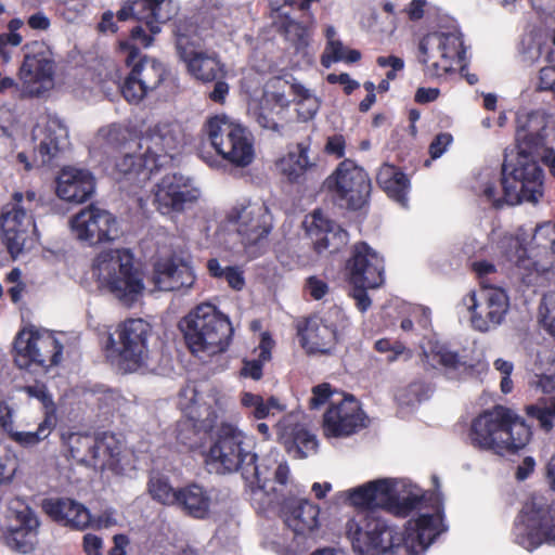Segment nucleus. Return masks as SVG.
I'll return each mask as SVG.
<instances>
[{
	"label": "nucleus",
	"mask_w": 555,
	"mask_h": 555,
	"mask_svg": "<svg viewBox=\"0 0 555 555\" xmlns=\"http://www.w3.org/2000/svg\"><path fill=\"white\" fill-rule=\"evenodd\" d=\"M339 499L358 508H382L398 517L412 513L403 531L386 519L358 514L346 524V534L358 555H422L446 531L439 498L433 499L405 479L380 478L340 492Z\"/></svg>",
	"instance_id": "nucleus-1"
},
{
	"label": "nucleus",
	"mask_w": 555,
	"mask_h": 555,
	"mask_svg": "<svg viewBox=\"0 0 555 555\" xmlns=\"http://www.w3.org/2000/svg\"><path fill=\"white\" fill-rule=\"evenodd\" d=\"M547 115L543 109H519L516 117V141L519 153L515 164L506 160L501 177L483 173L482 194L494 207L515 205L522 199L537 203L542 196V170L529 157L530 150L545 135Z\"/></svg>",
	"instance_id": "nucleus-2"
},
{
	"label": "nucleus",
	"mask_w": 555,
	"mask_h": 555,
	"mask_svg": "<svg viewBox=\"0 0 555 555\" xmlns=\"http://www.w3.org/2000/svg\"><path fill=\"white\" fill-rule=\"evenodd\" d=\"M91 278L101 292L112 295L122 306L132 307L144 295V274L135 267L127 248L99 251L91 262Z\"/></svg>",
	"instance_id": "nucleus-3"
},
{
	"label": "nucleus",
	"mask_w": 555,
	"mask_h": 555,
	"mask_svg": "<svg viewBox=\"0 0 555 555\" xmlns=\"http://www.w3.org/2000/svg\"><path fill=\"white\" fill-rule=\"evenodd\" d=\"M530 435L529 427L514 411L498 405L473 421L469 439L475 448L503 456L525 448Z\"/></svg>",
	"instance_id": "nucleus-4"
},
{
	"label": "nucleus",
	"mask_w": 555,
	"mask_h": 555,
	"mask_svg": "<svg viewBox=\"0 0 555 555\" xmlns=\"http://www.w3.org/2000/svg\"><path fill=\"white\" fill-rule=\"evenodd\" d=\"M180 326L190 350L199 356L223 352L233 334L230 320L210 304L197 306Z\"/></svg>",
	"instance_id": "nucleus-5"
},
{
	"label": "nucleus",
	"mask_w": 555,
	"mask_h": 555,
	"mask_svg": "<svg viewBox=\"0 0 555 555\" xmlns=\"http://www.w3.org/2000/svg\"><path fill=\"white\" fill-rule=\"evenodd\" d=\"M248 468L247 479H255L250 483V500L259 512L276 507L284 498L296 492L287 461L278 450H271Z\"/></svg>",
	"instance_id": "nucleus-6"
},
{
	"label": "nucleus",
	"mask_w": 555,
	"mask_h": 555,
	"mask_svg": "<svg viewBox=\"0 0 555 555\" xmlns=\"http://www.w3.org/2000/svg\"><path fill=\"white\" fill-rule=\"evenodd\" d=\"M251 438L236 425L222 423L214 433L205 454L207 467L216 474L241 472L247 479L248 467L256 461Z\"/></svg>",
	"instance_id": "nucleus-7"
},
{
	"label": "nucleus",
	"mask_w": 555,
	"mask_h": 555,
	"mask_svg": "<svg viewBox=\"0 0 555 555\" xmlns=\"http://www.w3.org/2000/svg\"><path fill=\"white\" fill-rule=\"evenodd\" d=\"M151 331V325L142 319L125 321L108 338L107 358L125 373L147 366Z\"/></svg>",
	"instance_id": "nucleus-8"
},
{
	"label": "nucleus",
	"mask_w": 555,
	"mask_h": 555,
	"mask_svg": "<svg viewBox=\"0 0 555 555\" xmlns=\"http://www.w3.org/2000/svg\"><path fill=\"white\" fill-rule=\"evenodd\" d=\"M40 205L35 191L16 192L13 202L2 208L0 228L3 241L12 255L17 257L34 243L35 223L33 212Z\"/></svg>",
	"instance_id": "nucleus-9"
},
{
	"label": "nucleus",
	"mask_w": 555,
	"mask_h": 555,
	"mask_svg": "<svg viewBox=\"0 0 555 555\" xmlns=\"http://www.w3.org/2000/svg\"><path fill=\"white\" fill-rule=\"evenodd\" d=\"M205 131L218 154L233 165L246 167L254 160L253 134L237 120L216 115L206 121Z\"/></svg>",
	"instance_id": "nucleus-10"
},
{
	"label": "nucleus",
	"mask_w": 555,
	"mask_h": 555,
	"mask_svg": "<svg viewBox=\"0 0 555 555\" xmlns=\"http://www.w3.org/2000/svg\"><path fill=\"white\" fill-rule=\"evenodd\" d=\"M63 349V344L52 332L27 326L14 340L15 363L23 370L47 372L62 361Z\"/></svg>",
	"instance_id": "nucleus-11"
},
{
	"label": "nucleus",
	"mask_w": 555,
	"mask_h": 555,
	"mask_svg": "<svg viewBox=\"0 0 555 555\" xmlns=\"http://www.w3.org/2000/svg\"><path fill=\"white\" fill-rule=\"evenodd\" d=\"M69 456L77 463L100 470H112L120 475L125 467L121 463V448L109 436L96 439L91 435L69 433L62 436Z\"/></svg>",
	"instance_id": "nucleus-12"
},
{
	"label": "nucleus",
	"mask_w": 555,
	"mask_h": 555,
	"mask_svg": "<svg viewBox=\"0 0 555 555\" xmlns=\"http://www.w3.org/2000/svg\"><path fill=\"white\" fill-rule=\"evenodd\" d=\"M515 542L527 551H533L542 543L555 545V502L547 505L541 495L528 501L514 529Z\"/></svg>",
	"instance_id": "nucleus-13"
},
{
	"label": "nucleus",
	"mask_w": 555,
	"mask_h": 555,
	"mask_svg": "<svg viewBox=\"0 0 555 555\" xmlns=\"http://www.w3.org/2000/svg\"><path fill=\"white\" fill-rule=\"evenodd\" d=\"M462 35L459 30H440L424 36L418 43L417 60L429 77H442L464 57Z\"/></svg>",
	"instance_id": "nucleus-14"
},
{
	"label": "nucleus",
	"mask_w": 555,
	"mask_h": 555,
	"mask_svg": "<svg viewBox=\"0 0 555 555\" xmlns=\"http://www.w3.org/2000/svg\"><path fill=\"white\" fill-rule=\"evenodd\" d=\"M469 312L472 326L479 332L498 328L509 311V296L501 286L482 284L479 292H470L462 299Z\"/></svg>",
	"instance_id": "nucleus-15"
},
{
	"label": "nucleus",
	"mask_w": 555,
	"mask_h": 555,
	"mask_svg": "<svg viewBox=\"0 0 555 555\" xmlns=\"http://www.w3.org/2000/svg\"><path fill=\"white\" fill-rule=\"evenodd\" d=\"M231 397L217 387L198 391L186 387L180 392L179 405L193 426L201 430H209L217 420L229 409Z\"/></svg>",
	"instance_id": "nucleus-16"
},
{
	"label": "nucleus",
	"mask_w": 555,
	"mask_h": 555,
	"mask_svg": "<svg viewBox=\"0 0 555 555\" xmlns=\"http://www.w3.org/2000/svg\"><path fill=\"white\" fill-rule=\"evenodd\" d=\"M235 227L242 245L250 256H256L272 230V215L263 202H248L232 208L228 216Z\"/></svg>",
	"instance_id": "nucleus-17"
},
{
	"label": "nucleus",
	"mask_w": 555,
	"mask_h": 555,
	"mask_svg": "<svg viewBox=\"0 0 555 555\" xmlns=\"http://www.w3.org/2000/svg\"><path fill=\"white\" fill-rule=\"evenodd\" d=\"M345 314L338 307H332L322 314L308 318L298 326L301 347L309 354L330 353L345 326Z\"/></svg>",
	"instance_id": "nucleus-18"
},
{
	"label": "nucleus",
	"mask_w": 555,
	"mask_h": 555,
	"mask_svg": "<svg viewBox=\"0 0 555 555\" xmlns=\"http://www.w3.org/2000/svg\"><path fill=\"white\" fill-rule=\"evenodd\" d=\"M25 56L20 68L22 92L40 96L54 86V61L51 50L40 41L24 47Z\"/></svg>",
	"instance_id": "nucleus-19"
},
{
	"label": "nucleus",
	"mask_w": 555,
	"mask_h": 555,
	"mask_svg": "<svg viewBox=\"0 0 555 555\" xmlns=\"http://www.w3.org/2000/svg\"><path fill=\"white\" fill-rule=\"evenodd\" d=\"M201 195L202 191L192 177L168 173L153 189V205L165 216L182 214L195 205Z\"/></svg>",
	"instance_id": "nucleus-20"
},
{
	"label": "nucleus",
	"mask_w": 555,
	"mask_h": 555,
	"mask_svg": "<svg viewBox=\"0 0 555 555\" xmlns=\"http://www.w3.org/2000/svg\"><path fill=\"white\" fill-rule=\"evenodd\" d=\"M72 235L90 246L119 240L122 230L117 218L108 210L90 205L69 219Z\"/></svg>",
	"instance_id": "nucleus-21"
},
{
	"label": "nucleus",
	"mask_w": 555,
	"mask_h": 555,
	"mask_svg": "<svg viewBox=\"0 0 555 555\" xmlns=\"http://www.w3.org/2000/svg\"><path fill=\"white\" fill-rule=\"evenodd\" d=\"M166 0H128L117 12L119 21H127L131 16L142 22L152 35H146L142 26L131 31V37L142 47L149 48L153 43V35L160 33L162 25L172 16Z\"/></svg>",
	"instance_id": "nucleus-22"
},
{
	"label": "nucleus",
	"mask_w": 555,
	"mask_h": 555,
	"mask_svg": "<svg viewBox=\"0 0 555 555\" xmlns=\"http://www.w3.org/2000/svg\"><path fill=\"white\" fill-rule=\"evenodd\" d=\"M366 425V415L360 402L351 395L333 398L323 416V430L328 438L351 436Z\"/></svg>",
	"instance_id": "nucleus-23"
},
{
	"label": "nucleus",
	"mask_w": 555,
	"mask_h": 555,
	"mask_svg": "<svg viewBox=\"0 0 555 555\" xmlns=\"http://www.w3.org/2000/svg\"><path fill=\"white\" fill-rule=\"evenodd\" d=\"M327 186L341 206L359 208L370 191L366 172L351 160H344L327 179Z\"/></svg>",
	"instance_id": "nucleus-24"
},
{
	"label": "nucleus",
	"mask_w": 555,
	"mask_h": 555,
	"mask_svg": "<svg viewBox=\"0 0 555 555\" xmlns=\"http://www.w3.org/2000/svg\"><path fill=\"white\" fill-rule=\"evenodd\" d=\"M10 524L4 533L5 544L22 554L30 553L37 542L39 520L34 511L16 499L9 506Z\"/></svg>",
	"instance_id": "nucleus-25"
},
{
	"label": "nucleus",
	"mask_w": 555,
	"mask_h": 555,
	"mask_svg": "<svg viewBox=\"0 0 555 555\" xmlns=\"http://www.w3.org/2000/svg\"><path fill=\"white\" fill-rule=\"evenodd\" d=\"M182 143V131L178 124L160 121L151 126L140 138L138 149L149 156L158 168L171 157Z\"/></svg>",
	"instance_id": "nucleus-26"
},
{
	"label": "nucleus",
	"mask_w": 555,
	"mask_h": 555,
	"mask_svg": "<svg viewBox=\"0 0 555 555\" xmlns=\"http://www.w3.org/2000/svg\"><path fill=\"white\" fill-rule=\"evenodd\" d=\"M346 269L350 284L356 287H378L384 282V260L366 243L353 247Z\"/></svg>",
	"instance_id": "nucleus-27"
},
{
	"label": "nucleus",
	"mask_w": 555,
	"mask_h": 555,
	"mask_svg": "<svg viewBox=\"0 0 555 555\" xmlns=\"http://www.w3.org/2000/svg\"><path fill=\"white\" fill-rule=\"evenodd\" d=\"M286 82L281 78H273L264 86L262 98L251 100L248 104V114L264 129L278 130V115L289 104L285 95Z\"/></svg>",
	"instance_id": "nucleus-28"
},
{
	"label": "nucleus",
	"mask_w": 555,
	"mask_h": 555,
	"mask_svg": "<svg viewBox=\"0 0 555 555\" xmlns=\"http://www.w3.org/2000/svg\"><path fill=\"white\" fill-rule=\"evenodd\" d=\"M33 140L41 164H48L67 146L68 132L59 117L43 114L33 129Z\"/></svg>",
	"instance_id": "nucleus-29"
},
{
	"label": "nucleus",
	"mask_w": 555,
	"mask_h": 555,
	"mask_svg": "<svg viewBox=\"0 0 555 555\" xmlns=\"http://www.w3.org/2000/svg\"><path fill=\"white\" fill-rule=\"evenodd\" d=\"M302 417L299 412L291 413L276 425L279 439L289 452H294L300 459L315 454L318 450L317 437L301 423Z\"/></svg>",
	"instance_id": "nucleus-30"
},
{
	"label": "nucleus",
	"mask_w": 555,
	"mask_h": 555,
	"mask_svg": "<svg viewBox=\"0 0 555 555\" xmlns=\"http://www.w3.org/2000/svg\"><path fill=\"white\" fill-rule=\"evenodd\" d=\"M305 225L318 253H335L348 243V233L319 210L306 217Z\"/></svg>",
	"instance_id": "nucleus-31"
},
{
	"label": "nucleus",
	"mask_w": 555,
	"mask_h": 555,
	"mask_svg": "<svg viewBox=\"0 0 555 555\" xmlns=\"http://www.w3.org/2000/svg\"><path fill=\"white\" fill-rule=\"evenodd\" d=\"M151 280L156 291L175 292L191 288L195 275L185 262L165 258L155 262Z\"/></svg>",
	"instance_id": "nucleus-32"
},
{
	"label": "nucleus",
	"mask_w": 555,
	"mask_h": 555,
	"mask_svg": "<svg viewBox=\"0 0 555 555\" xmlns=\"http://www.w3.org/2000/svg\"><path fill=\"white\" fill-rule=\"evenodd\" d=\"M94 189V177L87 169L64 167L56 179V194L65 202L83 203L91 197Z\"/></svg>",
	"instance_id": "nucleus-33"
},
{
	"label": "nucleus",
	"mask_w": 555,
	"mask_h": 555,
	"mask_svg": "<svg viewBox=\"0 0 555 555\" xmlns=\"http://www.w3.org/2000/svg\"><path fill=\"white\" fill-rule=\"evenodd\" d=\"M293 495L284 498L278 504L284 517L286 526L296 534H309L319 527L320 508L318 505L305 499Z\"/></svg>",
	"instance_id": "nucleus-34"
},
{
	"label": "nucleus",
	"mask_w": 555,
	"mask_h": 555,
	"mask_svg": "<svg viewBox=\"0 0 555 555\" xmlns=\"http://www.w3.org/2000/svg\"><path fill=\"white\" fill-rule=\"evenodd\" d=\"M44 512L56 522L77 531H85L92 526V515L82 503L69 499H50L43 502Z\"/></svg>",
	"instance_id": "nucleus-35"
},
{
	"label": "nucleus",
	"mask_w": 555,
	"mask_h": 555,
	"mask_svg": "<svg viewBox=\"0 0 555 555\" xmlns=\"http://www.w3.org/2000/svg\"><path fill=\"white\" fill-rule=\"evenodd\" d=\"M157 168L149 156H142L138 147L135 154H125L115 165L117 179L138 186L150 180Z\"/></svg>",
	"instance_id": "nucleus-36"
},
{
	"label": "nucleus",
	"mask_w": 555,
	"mask_h": 555,
	"mask_svg": "<svg viewBox=\"0 0 555 555\" xmlns=\"http://www.w3.org/2000/svg\"><path fill=\"white\" fill-rule=\"evenodd\" d=\"M275 166L279 173L292 183L301 182L306 173L317 169L315 163L309 156V147L304 143L297 144L294 150L281 157Z\"/></svg>",
	"instance_id": "nucleus-37"
},
{
	"label": "nucleus",
	"mask_w": 555,
	"mask_h": 555,
	"mask_svg": "<svg viewBox=\"0 0 555 555\" xmlns=\"http://www.w3.org/2000/svg\"><path fill=\"white\" fill-rule=\"evenodd\" d=\"M178 49L188 70L196 79L211 81L222 72V66L214 54L183 48L182 39L178 41Z\"/></svg>",
	"instance_id": "nucleus-38"
},
{
	"label": "nucleus",
	"mask_w": 555,
	"mask_h": 555,
	"mask_svg": "<svg viewBox=\"0 0 555 555\" xmlns=\"http://www.w3.org/2000/svg\"><path fill=\"white\" fill-rule=\"evenodd\" d=\"M376 179L379 186L390 198L406 207L410 181L399 168L390 164H384L379 168Z\"/></svg>",
	"instance_id": "nucleus-39"
},
{
	"label": "nucleus",
	"mask_w": 555,
	"mask_h": 555,
	"mask_svg": "<svg viewBox=\"0 0 555 555\" xmlns=\"http://www.w3.org/2000/svg\"><path fill=\"white\" fill-rule=\"evenodd\" d=\"M422 356L423 361L429 366L434 369L441 366L447 374L465 367L462 357L439 341H429L427 347H423Z\"/></svg>",
	"instance_id": "nucleus-40"
},
{
	"label": "nucleus",
	"mask_w": 555,
	"mask_h": 555,
	"mask_svg": "<svg viewBox=\"0 0 555 555\" xmlns=\"http://www.w3.org/2000/svg\"><path fill=\"white\" fill-rule=\"evenodd\" d=\"M238 402L246 415L254 420H264L274 415V411L281 412L284 410V405L274 396L263 398L251 391H242L238 396Z\"/></svg>",
	"instance_id": "nucleus-41"
},
{
	"label": "nucleus",
	"mask_w": 555,
	"mask_h": 555,
	"mask_svg": "<svg viewBox=\"0 0 555 555\" xmlns=\"http://www.w3.org/2000/svg\"><path fill=\"white\" fill-rule=\"evenodd\" d=\"M177 505L194 518H205L210 509V498L198 485H189L178 490Z\"/></svg>",
	"instance_id": "nucleus-42"
},
{
	"label": "nucleus",
	"mask_w": 555,
	"mask_h": 555,
	"mask_svg": "<svg viewBox=\"0 0 555 555\" xmlns=\"http://www.w3.org/2000/svg\"><path fill=\"white\" fill-rule=\"evenodd\" d=\"M129 138L127 128L120 125H108L102 127L92 141V151L109 154L121 147Z\"/></svg>",
	"instance_id": "nucleus-43"
},
{
	"label": "nucleus",
	"mask_w": 555,
	"mask_h": 555,
	"mask_svg": "<svg viewBox=\"0 0 555 555\" xmlns=\"http://www.w3.org/2000/svg\"><path fill=\"white\" fill-rule=\"evenodd\" d=\"M147 92L155 90L166 77L165 66L155 59L144 57L132 68Z\"/></svg>",
	"instance_id": "nucleus-44"
},
{
	"label": "nucleus",
	"mask_w": 555,
	"mask_h": 555,
	"mask_svg": "<svg viewBox=\"0 0 555 555\" xmlns=\"http://www.w3.org/2000/svg\"><path fill=\"white\" fill-rule=\"evenodd\" d=\"M147 492L154 501L163 505H176L178 500V490H175L169 478L160 473H151Z\"/></svg>",
	"instance_id": "nucleus-45"
},
{
	"label": "nucleus",
	"mask_w": 555,
	"mask_h": 555,
	"mask_svg": "<svg viewBox=\"0 0 555 555\" xmlns=\"http://www.w3.org/2000/svg\"><path fill=\"white\" fill-rule=\"evenodd\" d=\"M56 424L55 415L44 416L43 420L39 423L37 430L35 431H24V430H15L12 431L10 436L16 443L21 444L25 448H30L39 444L41 441L47 439L52 430L54 429Z\"/></svg>",
	"instance_id": "nucleus-46"
},
{
	"label": "nucleus",
	"mask_w": 555,
	"mask_h": 555,
	"mask_svg": "<svg viewBox=\"0 0 555 555\" xmlns=\"http://www.w3.org/2000/svg\"><path fill=\"white\" fill-rule=\"evenodd\" d=\"M525 237L505 235L501 242V248L509 261L519 267L528 268L529 260L533 257V249L525 246Z\"/></svg>",
	"instance_id": "nucleus-47"
},
{
	"label": "nucleus",
	"mask_w": 555,
	"mask_h": 555,
	"mask_svg": "<svg viewBox=\"0 0 555 555\" xmlns=\"http://www.w3.org/2000/svg\"><path fill=\"white\" fill-rule=\"evenodd\" d=\"M291 88L295 95L299 118L304 121L313 118L320 108L319 98L300 83H293Z\"/></svg>",
	"instance_id": "nucleus-48"
},
{
	"label": "nucleus",
	"mask_w": 555,
	"mask_h": 555,
	"mask_svg": "<svg viewBox=\"0 0 555 555\" xmlns=\"http://www.w3.org/2000/svg\"><path fill=\"white\" fill-rule=\"evenodd\" d=\"M207 268L214 278L224 280L235 291H241L245 286L243 271L238 267H222L217 259H210Z\"/></svg>",
	"instance_id": "nucleus-49"
},
{
	"label": "nucleus",
	"mask_w": 555,
	"mask_h": 555,
	"mask_svg": "<svg viewBox=\"0 0 555 555\" xmlns=\"http://www.w3.org/2000/svg\"><path fill=\"white\" fill-rule=\"evenodd\" d=\"M428 388L420 380L401 386L396 391V400L401 405H414L427 397Z\"/></svg>",
	"instance_id": "nucleus-50"
},
{
	"label": "nucleus",
	"mask_w": 555,
	"mask_h": 555,
	"mask_svg": "<svg viewBox=\"0 0 555 555\" xmlns=\"http://www.w3.org/2000/svg\"><path fill=\"white\" fill-rule=\"evenodd\" d=\"M99 410L103 413L118 412L125 408L127 400L116 390L105 389L93 395Z\"/></svg>",
	"instance_id": "nucleus-51"
},
{
	"label": "nucleus",
	"mask_w": 555,
	"mask_h": 555,
	"mask_svg": "<svg viewBox=\"0 0 555 555\" xmlns=\"http://www.w3.org/2000/svg\"><path fill=\"white\" fill-rule=\"evenodd\" d=\"M527 412L535 417L544 429L550 430L553 427L555 416V400H550V402L543 404L529 405Z\"/></svg>",
	"instance_id": "nucleus-52"
},
{
	"label": "nucleus",
	"mask_w": 555,
	"mask_h": 555,
	"mask_svg": "<svg viewBox=\"0 0 555 555\" xmlns=\"http://www.w3.org/2000/svg\"><path fill=\"white\" fill-rule=\"evenodd\" d=\"M60 14L69 23L77 21L81 17L87 8V0H59Z\"/></svg>",
	"instance_id": "nucleus-53"
},
{
	"label": "nucleus",
	"mask_w": 555,
	"mask_h": 555,
	"mask_svg": "<svg viewBox=\"0 0 555 555\" xmlns=\"http://www.w3.org/2000/svg\"><path fill=\"white\" fill-rule=\"evenodd\" d=\"M283 27L286 37L294 41L298 49L306 48L309 44L308 27L294 20H287Z\"/></svg>",
	"instance_id": "nucleus-54"
},
{
	"label": "nucleus",
	"mask_w": 555,
	"mask_h": 555,
	"mask_svg": "<svg viewBox=\"0 0 555 555\" xmlns=\"http://www.w3.org/2000/svg\"><path fill=\"white\" fill-rule=\"evenodd\" d=\"M344 392H339L336 389H332L330 384H321L312 389V397L309 400L311 409H319L325 403L331 405V401L335 397H341Z\"/></svg>",
	"instance_id": "nucleus-55"
},
{
	"label": "nucleus",
	"mask_w": 555,
	"mask_h": 555,
	"mask_svg": "<svg viewBox=\"0 0 555 555\" xmlns=\"http://www.w3.org/2000/svg\"><path fill=\"white\" fill-rule=\"evenodd\" d=\"M121 93L128 102L138 103L147 94V91L131 70L121 87Z\"/></svg>",
	"instance_id": "nucleus-56"
},
{
	"label": "nucleus",
	"mask_w": 555,
	"mask_h": 555,
	"mask_svg": "<svg viewBox=\"0 0 555 555\" xmlns=\"http://www.w3.org/2000/svg\"><path fill=\"white\" fill-rule=\"evenodd\" d=\"M543 44L533 36H528L521 42L522 61L528 64L537 63L542 56Z\"/></svg>",
	"instance_id": "nucleus-57"
},
{
	"label": "nucleus",
	"mask_w": 555,
	"mask_h": 555,
	"mask_svg": "<svg viewBox=\"0 0 555 555\" xmlns=\"http://www.w3.org/2000/svg\"><path fill=\"white\" fill-rule=\"evenodd\" d=\"M539 246L544 249H550L553 255V261L555 262V228L548 224L537 228L535 234L532 237Z\"/></svg>",
	"instance_id": "nucleus-58"
},
{
	"label": "nucleus",
	"mask_w": 555,
	"mask_h": 555,
	"mask_svg": "<svg viewBox=\"0 0 555 555\" xmlns=\"http://www.w3.org/2000/svg\"><path fill=\"white\" fill-rule=\"evenodd\" d=\"M375 349L380 353H388L387 360L389 362L396 361L399 356L406 354V358H411L412 353L402 344H391L388 339H379L375 343Z\"/></svg>",
	"instance_id": "nucleus-59"
},
{
	"label": "nucleus",
	"mask_w": 555,
	"mask_h": 555,
	"mask_svg": "<svg viewBox=\"0 0 555 555\" xmlns=\"http://www.w3.org/2000/svg\"><path fill=\"white\" fill-rule=\"evenodd\" d=\"M346 50L347 48H345L339 40L326 42L325 50L321 57L322 65L328 68L333 63L343 61Z\"/></svg>",
	"instance_id": "nucleus-60"
},
{
	"label": "nucleus",
	"mask_w": 555,
	"mask_h": 555,
	"mask_svg": "<svg viewBox=\"0 0 555 555\" xmlns=\"http://www.w3.org/2000/svg\"><path fill=\"white\" fill-rule=\"evenodd\" d=\"M25 391L30 397L37 398L41 401L44 409V416L49 415V412H51V415H55L54 402L43 385L27 386Z\"/></svg>",
	"instance_id": "nucleus-61"
},
{
	"label": "nucleus",
	"mask_w": 555,
	"mask_h": 555,
	"mask_svg": "<svg viewBox=\"0 0 555 555\" xmlns=\"http://www.w3.org/2000/svg\"><path fill=\"white\" fill-rule=\"evenodd\" d=\"M551 289L544 294L539 308L540 315L546 322L548 315L555 310V272H550Z\"/></svg>",
	"instance_id": "nucleus-62"
},
{
	"label": "nucleus",
	"mask_w": 555,
	"mask_h": 555,
	"mask_svg": "<svg viewBox=\"0 0 555 555\" xmlns=\"http://www.w3.org/2000/svg\"><path fill=\"white\" fill-rule=\"evenodd\" d=\"M453 142V137L448 132L439 133L429 145V153L433 159L439 158Z\"/></svg>",
	"instance_id": "nucleus-63"
},
{
	"label": "nucleus",
	"mask_w": 555,
	"mask_h": 555,
	"mask_svg": "<svg viewBox=\"0 0 555 555\" xmlns=\"http://www.w3.org/2000/svg\"><path fill=\"white\" fill-rule=\"evenodd\" d=\"M307 293L315 300L322 299L328 292V286L325 281L310 276L306 283Z\"/></svg>",
	"instance_id": "nucleus-64"
}]
</instances>
